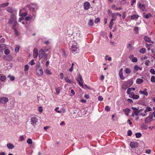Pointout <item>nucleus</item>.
Instances as JSON below:
<instances>
[{
    "mask_svg": "<svg viewBox=\"0 0 155 155\" xmlns=\"http://www.w3.org/2000/svg\"><path fill=\"white\" fill-rule=\"evenodd\" d=\"M155 118V111L153 113L150 112L149 116L145 119V123L146 124H147L151 122L153 120V117Z\"/></svg>",
    "mask_w": 155,
    "mask_h": 155,
    "instance_id": "nucleus-1",
    "label": "nucleus"
},
{
    "mask_svg": "<svg viewBox=\"0 0 155 155\" xmlns=\"http://www.w3.org/2000/svg\"><path fill=\"white\" fill-rule=\"evenodd\" d=\"M71 51L74 54H75L78 52V47L77 46V43L76 41H74L73 45L71 44Z\"/></svg>",
    "mask_w": 155,
    "mask_h": 155,
    "instance_id": "nucleus-2",
    "label": "nucleus"
},
{
    "mask_svg": "<svg viewBox=\"0 0 155 155\" xmlns=\"http://www.w3.org/2000/svg\"><path fill=\"white\" fill-rule=\"evenodd\" d=\"M132 109L133 110V112L132 113L131 116L134 117V115L137 116L138 115V114L140 113L141 111H142V110H138L136 107H132Z\"/></svg>",
    "mask_w": 155,
    "mask_h": 155,
    "instance_id": "nucleus-3",
    "label": "nucleus"
},
{
    "mask_svg": "<svg viewBox=\"0 0 155 155\" xmlns=\"http://www.w3.org/2000/svg\"><path fill=\"white\" fill-rule=\"evenodd\" d=\"M78 78L76 79L77 82H78L79 85L81 87H83V80L82 78L81 75L79 74L78 75Z\"/></svg>",
    "mask_w": 155,
    "mask_h": 155,
    "instance_id": "nucleus-4",
    "label": "nucleus"
},
{
    "mask_svg": "<svg viewBox=\"0 0 155 155\" xmlns=\"http://www.w3.org/2000/svg\"><path fill=\"white\" fill-rule=\"evenodd\" d=\"M16 21V17L15 15H11V18L8 23L9 24H11Z\"/></svg>",
    "mask_w": 155,
    "mask_h": 155,
    "instance_id": "nucleus-5",
    "label": "nucleus"
},
{
    "mask_svg": "<svg viewBox=\"0 0 155 155\" xmlns=\"http://www.w3.org/2000/svg\"><path fill=\"white\" fill-rule=\"evenodd\" d=\"M138 146V143L136 141L132 142L130 143V146L132 148H136Z\"/></svg>",
    "mask_w": 155,
    "mask_h": 155,
    "instance_id": "nucleus-6",
    "label": "nucleus"
},
{
    "mask_svg": "<svg viewBox=\"0 0 155 155\" xmlns=\"http://www.w3.org/2000/svg\"><path fill=\"white\" fill-rule=\"evenodd\" d=\"M8 101V98L6 97H2L0 98V102L3 104H5Z\"/></svg>",
    "mask_w": 155,
    "mask_h": 155,
    "instance_id": "nucleus-7",
    "label": "nucleus"
},
{
    "mask_svg": "<svg viewBox=\"0 0 155 155\" xmlns=\"http://www.w3.org/2000/svg\"><path fill=\"white\" fill-rule=\"evenodd\" d=\"M45 54V51L42 49H41L39 51V58L40 59L42 58Z\"/></svg>",
    "mask_w": 155,
    "mask_h": 155,
    "instance_id": "nucleus-8",
    "label": "nucleus"
},
{
    "mask_svg": "<svg viewBox=\"0 0 155 155\" xmlns=\"http://www.w3.org/2000/svg\"><path fill=\"white\" fill-rule=\"evenodd\" d=\"M36 71L37 74L40 76L42 75L43 74L42 68H36Z\"/></svg>",
    "mask_w": 155,
    "mask_h": 155,
    "instance_id": "nucleus-9",
    "label": "nucleus"
},
{
    "mask_svg": "<svg viewBox=\"0 0 155 155\" xmlns=\"http://www.w3.org/2000/svg\"><path fill=\"white\" fill-rule=\"evenodd\" d=\"M38 119L37 118L35 117H32L31 119V124L32 125H33L37 123L38 121Z\"/></svg>",
    "mask_w": 155,
    "mask_h": 155,
    "instance_id": "nucleus-10",
    "label": "nucleus"
},
{
    "mask_svg": "<svg viewBox=\"0 0 155 155\" xmlns=\"http://www.w3.org/2000/svg\"><path fill=\"white\" fill-rule=\"evenodd\" d=\"M147 91V89L146 88H144L143 89V91L140 90L139 91V93L141 94H142L146 96H147L148 95V93Z\"/></svg>",
    "mask_w": 155,
    "mask_h": 155,
    "instance_id": "nucleus-11",
    "label": "nucleus"
},
{
    "mask_svg": "<svg viewBox=\"0 0 155 155\" xmlns=\"http://www.w3.org/2000/svg\"><path fill=\"white\" fill-rule=\"evenodd\" d=\"M84 9L85 10H88L90 7V3L88 2H86L84 3Z\"/></svg>",
    "mask_w": 155,
    "mask_h": 155,
    "instance_id": "nucleus-12",
    "label": "nucleus"
},
{
    "mask_svg": "<svg viewBox=\"0 0 155 155\" xmlns=\"http://www.w3.org/2000/svg\"><path fill=\"white\" fill-rule=\"evenodd\" d=\"M38 55V50L37 48H35L33 50V56L34 58H37Z\"/></svg>",
    "mask_w": 155,
    "mask_h": 155,
    "instance_id": "nucleus-13",
    "label": "nucleus"
},
{
    "mask_svg": "<svg viewBox=\"0 0 155 155\" xmlns=\"http://www.w3.org/2000/svg\"><path fill=\"white\" fill-rule=\"evenodd\" d=\"M3 58L6 60L10 61L12 60V57L11 55H9L6 56L4 57Z\"/></svg>",
    "mask_w": 155,
    "mask_h": 155,
    "instance_id": "nucleus-14",
    "label": "nucleus"
},
{
    "mask_svg": "<svg viewBox=\"0 0 155 155\" xmlns=\"http://www.w3.org/2000/svg\"><path fill=\"white\" fill-rule=\"evenodd\" d=\"M129 58L133 62H136L137 61V58L136 57H134L133 55L130 56Z\"/></svg>",
    "mask_w": 155,
    "mask_h": 155,
    "instance_id": "nucleus-15",
    "label": "nucleus"
},
{
    "mask_svg": "<svg viewBox=\"0 0 155 155\" xmlns=\"http://www.w3.org/2000/svg\"><path fill=\"white\" fill-rule=\"evenodd\" d=\"M143 39L145 40V41L148 43L151 42L152 43H153V41H151V40L150 38L147 37L146 36H144L143 38Z\"/></svg>",
    "mask_w": 155,
    "mask_h": 155,
    "instance_id": "nucleus-16",
    "label": "nucleus"
},
{
    "mask_svg": "<svg viewBox=\"0 0 155 155\" xmlns=\"http://www.w3.org/2000/svg\"><path fill=\"white\" fill-rule=\"evenodd\" d=\"M123 111L124 112L125 114L127 116L129 115V113L130 111V109L128 108H127L123 110Z\"/></svg>",
    "mask_w": 155,
    "mask_h": 155,
    "instance_id": "nucleus-17",
    "label": "nucleus"
},
{
    "mask_svg": "<svg viewBox=\"0 0 155 155\" xmlns=\"http://www.w3.org/2000/svg\"><path fill=\"white\" fill-rule=\"evenodd\" d=\"M119 75L120 78L121 80H124V77L123 75V68H121L119 72Z\"/></svg>",
    "mask_w": 155,
    "mask_h": 155,
    "instance_id": "nucleus-18",
    "label": "nucleus"
},
{
    "mask_svg": "<svg viewBox=\"0 0 155 155\" xmlns=\"http://www.w3.org/2000/svg\"><path fill=\"white\" fill-rule=\"evenodd\" d=\"M6 45L5 44L0 45V51H2L3 50L6 48Z\"/></svg>",
    "mask_w": 155,
    "mask_h": 155,
    "instance_id": "nucleus-19",
    "label": "nucleus"
},
{
    "mask_svg": "<svg viewBox=\"0 0 155 155\" xmlns=\"http://www.w3.org/2000/svg\"><path fill=\"white\" fill-rule=\"evenodd\" d=\"M139 6L140 9H141L143 11H145V6L144 4H139Z\"/></svg>",
    "mask_w": 155,
    "mask_h": 155,
    "instance_id": "nucleus-20",
    "label": "nucleus"
},
{
    "mask_svg": "<svg viewBox=\"0 0 155 155\" xmlns=\"http://www.w3.org/2000/svg\"><path fill=\"white\" fill-rule=\"evenodd\" d=\"M112 8L116 10H120L122 9V8L121 7H119V8H117V6H116L115 5H112Z\"/></svg>",
    "mask_w": 155,
    "mask_h": 155,
    "instance_id": "nucleus-21",
    "label": "nucleus"
},
{
    "mask_svg": "<svg viewBox=\"0 0 155 155\" xmlns=\"http://www.w3.org/2000/svg\"><path fill=\"white\" fill-rule=\"evenodd\" d=\"M64 80L65 81L69 84L71 83H72V81L70 79H69L68 77H65L64 78Z\"/></svg>",
    "mask_w": 155,
    "mask_h": 155,
    "instance_id": "nucleus-22",
    "label": "nucleus"
},
{
    "mask_svg": "<svg viewBox=\"0 0 155 155\" xmlns=\"http://www.w3.org/2000/svg\"><path fill=\"white\" fill-rule=\"evenodd\" d=\"M7 147L9 149H12L14 148V146L12 144L9 143L7 144Z\"/></svg>",
    "mask_w": 155,
    "mask_h": 155,
    "instance_id": "nucleus-23",
    "label": "nucleus"
},
{
    "mask_svg": "<svg viewBox=\"0 0 155 155\" xmlns=\"http://www.w3.org/2000/svg\"><path fill=\"white\" fill-rule=\"evenodd\" d=\"M143 82V80L141 78H137L136 80V82L138 84H141Z\"/></svg>",
    "mask_w": 155,
    "mask_h": 155,
    "instance_id": "nucleus-24",
    "label": "nucleus"
},
{
    "mask_svg": "<svg viewBox=\"0 0 155 155\" xmlns=\"http://www.w3.org/2000/svg\"><path fill=\"white\" fill-rule=\"evenodd\" d=\"M152 110V108L150 107H146V109H145L144 110V112L145 113H146L147 112L151 111Z\"/></svg>",
    "mask_w": 155,
    "mask_h": 155,
    "instance_id": "nucleus-25",
    "label": "nucleus"
},
{
    "mask_svg": "<svg viewBox=\"0 0 155 155\" xmlns=\"http://www.w3.org/2000/svg\"><path fill=\"white\" fill-rule=\"evenodd\" d=\"M9 5V3L6 2L1 4L0 5V7H4L7 6Z\"/></svg>",
    "mask_w": 155,
    "mask_h": 155,
    "instance_id": "nucleus-26",
    "label": "nucleus"
},
{
    "mask_svg": "<svg viewBox=\"0 0 155 155\" xmlns=\"http://www.w3.org/2000/svg\"><path fill=\"white\" fill-rule=\"evenodd\" d=\"M131 98H132L133 99L137 100L139 98V95L135 94Z\"/></svg>",
    "mask_w": 155,
    "mask_h": 155,
    "instance_id": "nucleus-27",
    "label": "nucleus"
},
{
    "mask_svg": "<svg viewBox=\"0 0 155 155\" xmlns=\"http://www.w3.org/2000/svg\"><path fill=\"white\" fill-rule=\"evenodd\" d=\"M151 15V14L150 13H148L145 15H144L143 17L145 18L148 19L150 17Z\"/></svg>",
    "mask_w": 155,
    "mask_h": 155,
    "instance_id": "nucleus-28",
    "label": "nucleus"
},
{
    "mask_svg": "<svg viewBox=\"0 0 155 155\" xmlns=\"http://www.w3.org/2000/svg\"><path fill=\"white\" fill-rule=\"evenodd\" d=\"M139 17V16L137 15H134L131 16V19L133 20L135 18L137 19Z\"/></svg>",
    "mask_w": 155,
    "mask_h": 155,
    "instance_id": "nucleus-29",
    "label": "nucleus"
},
{
    "mask_svg": "<svg viewBox=\"0 0 155 155\" xmlns=\"http://www.w3.org/2000/svg\"><path fill=\"white\" fill-rule=\"evenodd\" d=\"M28 14V13L26 12H24L23 13H19V15L21 17L26 16Z\"/></svg>",
    "mask_w": 155,
    "mask_h": 155,
    "instance_id": "nucleus-30",
    "label": "nucleus"
},
{
    "mask_svg": "<svg viewBox=\"0 0 155 155\" xmlns=\"http://www.w3.org/2000/svg\"><path fill=\"white\" fill-rule=\"evenodd\" d=\"M94 21H93L91 19L89 20V21L88 23V25L89 26H91L93 25Z\"/></svg>",
    "mask_w": 155,
    "mask_h": 155,
    "instance_id": "nucleus-31",
    "label": "nucleus"
},
{
    "mask_svg": "<svg viewBox=\"0 0 155 155\" xmlns=\"http://www.w3.org/2000/svg\"><path fill=\"white\" fill-rule=\"evenodd\" d=\"M6 77L5 76L2 75L0 77V80L2 81H4L6 79Z\"/></svg>",
    "mask_w": 155,
    "mask_h": 155,
    "instance_id": "nucleus-32",
    "label": "nucleus"
},
{
    "mask_svg": "<svg viewBox=\"0 0 155 155\" xmlns=\"http://www.w3.org/2000/svg\"><path fill=\"white\" fill-rule=\"evenodd\" d=\"M32 17L31 15H28L27 17H26L25 20L26 21H28L32 19Z\"/></svg>",
    "mask_w": 155,
    "mask_h": 155,
    "instance_id": "nucleus-33",
    "label": "nucleus"
},
{
    "mask_svg": "<svg viewBox=\"0 0 155 155\" xmlns=\"http://www.w3.org/2000/svg\"><path fill=\"white\" fill-rule=\"evenodd\" d=\"M145 51L146 50L145 48H142L140 50L139 52L140 53H141L144 54L145 53Z\"/></svg>",
    "mask_w": 155,
    "mask_h": 155,
    "instance_id": "nucleus-34",
    "label": "nucleus"
},
{
    "mask_svg": "<svg viewBox=\"0 0 155 155\" xmlns=\"http://www.w3.org/2000/svg\"><path fill=\"white\" fill-rule=\"evenodd\" d=\"M141 134L140 133H137L135 134L136 137L137 138L140 137L141 136Z\"/></svg>",
    "mask_w": 155,
    "mask_h": 155,
    "instance_id": "nucleus-35",
    "label": "nucleus"
},
{
    "mask_svg": "<svg viewBox=\"0 0 155 155\" xmlns=\"http://www.w3.org/2000/svg\"><path fill=\"white\" fill-rule=\"evenodd\" d=\"M17 23V21H15L12 23V28L13 29H14L16 26Z\"/></svg>",
    "mask_w": 155,
    "mask_h": 155,
    "instance_id": "nucleus-36",
    "label": "nucleus"
},
{
    "mask_svg": "<svg viewBox=\"0 0 155 155\" xmlns=\"http://www.w3.org/2000/svg\"><path fill=\"white\" fill-rule=\"evenodd\" d=\"M19 48H20V46L18 45L15 48V52H16V53H18V51H19Z\"/></svg>",
    "mask_w": 155,
    "mask_h": 155,
    "instance_id": "nucleus-37",
    "label": "nucleus"
},
{
    "mask_svg": "<svg viewBox=\"0 0 155 155\" xmlns=\"http://www.w3.org/2000/svg\"><path fill=\"white\" fill-rule=\"evenodd\" d=\"M105 59L106 60L111 61V57H109L108 55H107L105 57Z\"/></svg>",
    "mask_w": 155,
    "mask_h": 155,
    "instance_id": "nucleus-38",
    "label": "nucleus"
},
{
    "mask_svg": "<svg viewBox=\"0 0 155 155\" xmlns=\"http://www.w3.org/2000/svg\"><path fill=\"white\" fill-rule=\"evenodd\" d=\"M27 142L29 144H31L32 143V141L31 138H28L27 140Z\"/></svg>",
    "mask_w": 155,
    "mask_h": 155,
    "instance_id": "nucleus-39",
    "label": "nucleus"
},
{
    "mask_svg": "<svg viewBox=\"0 0 155 155\" xmlns=\"http://www.w3.org/2000/svg\"><path fill=\"white\" fill-rule=\"evenodd\" d=\"M7 10L8 12L10 13H12L13 11L12 8L9 7H8L7 8Z\"/></svg>",
    "mask_w": 155,
    "mask_h": 155,
    "instance_id": "nucleus-40",
    "label": "nucleus"
},
{
    "mask_svg": "<svg viewBox=\"0 0 155 155\" xmlns=\"http://www.w3.org/2000/svg\"><path fill=\"white\" fill-rule=\"evenodd\" d=\"M5 53L6 54H8L10 53V51L8 49H6L5 50Z\"/></svg>",
    "mask_w": 155,
    "mask_h": 155,
    "instance_id": "nucleus-41",
    "label": "nucleus"
},
{
    "mask_svg": "<svg viewBox=\"0 0 155 155\" xmlns=\"http://www.w3.org/2000/svg\"><path fill=\"white\" fill-rule=\"evenodd\" d=\"M151 45H152L151 44H146V47L148 51H149L150 49V46Z\"/></svg>",
    "mask_w": 155,
    "mask_h": 155,
    "instance_id": "nucleus-42",
    "label": "nucleus"
},
{
    "mask_svg": "<svg viewBox=\"0 0 155 155\" xmlns=\"http://www.w3.org/2000/svg\"><path fill=\"white\" fill-rule=\"evenodd\" d=\"M151 81L153 83L155 82V77L152 76L151 78Z\"/></svg>",
    "mask_w": 155,
    "mask_h": 155,
    "instance_id": "nucleus-43",
    "label": "nucleus"
},
{
    "mask_svg": "<svg viewBox=\"0 0 155 155\" xmlns=\"http://www.w3.org/2000/svg\"><path fill=\"white\" fill-rule=\"evenodd\" d=\"M45 72L46 73L48 74H51V72L49 70L47 69L46 70Z\"/></svg>",
    "mask_w": 155,
    "mask_h": 155,
    "instance_id": "nucleus-44",
    "label": "nucleus"
},
{
    "mask_svg": "<svg viewBox=\"0 0 155 155\" xmlns=\"http://www.w3.org/2000/svg\"><path fill=\"white\" fill-rule=\"evenodd\" d=\"M125 72L126 73L129 74L131 72V71L129 68H126L125 70Z\"/></svg>",
    "mask_w": 155,
    "mask_h": 155,
    "instance_id": "nucleus-45",
    "label": "nucleus"
},
{
    "mask_svg": "<svg viewBox=\"0 0 155 155\" xmlns=\"http://www.w3.org/2000/svg\"><path fill=\"white\" fill-rule=\"evenodd\" d=\"M56 92L58 94L60 92V89L59 88H55Z\"/></svg>",
    "mask_w": 155,
    "mask_h": 155,
    "instance_id": "nucleus-46",
    "label": "nucleus"
},
{
    "mask_svg": "<svg viewBox=\"0 0 155 155\" xmlns=\"http://www.w3.org/2000/svg\"><path fill=\"white\" fill-rule=\"evenodd\" d=\"M131 88H128L127 90V94H130V93H131Z\"/></svg>",
    "mask_w": 155,
    "mask_h": 155,
    "instance_id": "nucleus-47",
    "label": "nucleus"
},
{
    "mask_svg": "<svg viewBox=\"0 0 155 155\" xmlns=\"http://www.w3.org/2000/svg\"><path fill=\"white\" fill-rule=\"evenodd\" d=\"M105 110L107 111H108L110 110V107L109 106H107L105 108Z\"/></svg>",
    "mask_w": 155,
    "mask_h": 155,
    "instance_id": "nucleus-48",
    "label": "nucleus"
},
{
    "mask_svg": "<svg viewBox=\"0 0 155 155\" xmlns=\"http://www.w3.org/2000/svg\"><path fill=\"white\" fill-rule=\"evenodd\" d=\"M117 15L116 13H113L111 15V17L112 18H116L117 17Z\"/></svg>",
    "mask_w": 155,
    "mask_h": 155,
    "instance_id": "nucleus-49",
    "label": "nucleus"
},
{
    "mask_svg": "<svg viewBox=\"0 0 155 155\" xmlns=\"http://www.w3.org/2000/svg\"><path fill=\"white\" fill-rule=\"evenodd\" d=\"M142 128L143 129H144L145 130L147 129V127L145 125V124H143L142 126Z\"/></svg>",
    "mask_w": 155,
    "mask_h": 155,
    "instance_id": "nucleus-50",
    "label": "nucleus"
},
{
    "mask_svg": "<svg viewBox=\"0 0 155 155\" xmlns=\"http://www.w3.org/2000/svg\"><path fill=\"white\" fill-rule=\"evenodd\" d=\"M132 134V132L130 130H129L127 132V135L131 136Z\"/></svg>",
    "mask_w": 155,
    "mask_h": 155,
    "instance_id": "nucleus-51",
    "label": "nucleus"
},
{
    "mask_svg": "<svg viewBox=\"0 0 155 155\" xmlns=\"http://www.w3.org/2000/svg\"><path fill=\"white\" fill-rule=\"evenodd\" d=\"M134 31L136 32L137 33H138V28L137 27H134Z\"/></svg>",
    "mask_w": 155,
    "mask_h": 155,
    "instance_id": "nucleus-52",
    "label": "nucleus"
},
{
    "mask_svg": "<svg viewBox=\"0 0 155 155\" xmlns=\"http://www.w3.org/2000/svg\"><path fill=\"white\" fill-rule=\"evenodd\" d=\"M150 72L153 74H155V71L153 69L151 68L150 71Z\"/></svg>",
    "mask_w": 155,
    "mask_h": 155,
    "instance_id": "nucleus-53",
    "label": "nucleus"
},
{
    "mask_svg": "<svg viewBox=\"0 0 155 155\" xmlns=\"http://www.w3.org/2000/svg\"><path fill=\"white\" fill-rule=\"evenodd\" d=\"M29 64L31 65H33L35 64V63L34 62V60L33 59L31 61H30L29 63Z\"/></svg>",
    "mask_w": 155,
    "mask_h": 155,
    "instance_id": "nucleus-54",
    "label": "nucleus"
},
{
    "mask_svg": "<svg viewBox=\"0 0 155 155\" xmlns=\"http://www.w3.org/2000/svg\"><path fill=\"white\" fill-rule=\"evenodd\" d=\"M100 21V20L99 18H96L94 22L95 23H97L98 22H99Z\"/></svg>",
    "mask_w": 155,
    "mask_h": 155,
    "instance_id": "nucleus-55",
    "label": "nucleus"
},
{
    "mask_svg": "<svg viewBox=\"0 0 155 155\" xmlns=\"http://www.w3.org/2000/svg\"><path fill=\"white\" fill-rule=\"evenodd\" d=\"M10 78V80L12 81H13L15 80V78L14 76H9Z\"/></svg>",
    "mask_w": 155,
    "mask_h": 155,
    "instance_id": "nucleus-56",
    "label": "nucleus"
},
{
    "mask_svg": "<svg viewBox=\"0 0 155 155\" xmlns=\"http://www.w3.org/2000/svg\"><path fill=\"white\" fill-rule=\"evenodd\" d=\"M98 100L99 101H101L103 100V98L101 96H99L98 98Z\"/></svg>",
    "mask_w": 155,
    "mask_h": 155,
    "instance_id": "nucleus-57",
    "label": "nucleus"
},
{
    "mask_svg": "<svg viewBox=\"0 0 155 155\" xmlns=\"http://www.w3.org/2000/svg\"><path fill=\"white\" fill-rule=\"evenodd\" d=\"M129 97H130L131 98L133 97L134 95H135L134 93L133 92H131L130 94H129Z\"/></svg>",
    "mask_w": 155,
    "mask_h": 155,
    "instance_id": "nucleus-58",
    "label": "nucleus"
},
{
    "mask_svg": "<svg viewBox=\"0 0 155 155\" xmlns=\"http://www.w3.org/2000/svg\"><path fill=\"white\" fill-rule=\"evenodd\" d=\"M14 29V31L15 33V34L17 35H18V32L17 30V29H16V28H14L13 29Z\"/></svg>",
    "mask_w": 155,
    "mask_h": 155,
    "instance_id": "nucleus-59",
    "label": "nucleus"
},
{
    "mask_svg": "<svg viewBox=\"0 0 155 155\" xmlns=\"http://www.w3.org/2000/svg\"><path fill=\"white\" fill-rule=\"evenodd\" d=\"M127 101L130 103H132L133 102L132 100L130 99H127Z\"/></svg>",
    "mask_w": 155,
    "mask_h": 155,
    "instance_id": "nucleus-60",
    "label": "nucleus"
},
{
    "mask_svg": "<svg viewBox=\"0 0 155 155\" xmlns=\"http://www.w3.org/2000/svg\"><path fill=\"white\" fill-rule=\"evenodd\" d=\"M60 76H61V80H62L64 78V74L63 73H61L60 74Z\"/></svg>",
    "mask_w": 155,
    "mask_h": 155,
    "instance_id": "nucleus-61",
    "label": "nucleus"
},
{
    "mask_svg": "<svg viewBox=\"0 0 155 155\" xmlns=\"http://www.w3.org/2000/svg\"><path fill=\"white\" fill-rule=\"evenodd\" d=\"M132 47V45L130 44H128L127 45V48H131Z\"/></svg>",
    "mask_w": 155,
    "mask_h": 155,
    "instance_id": "nucleus-62",
    "label": "nucleus"
},
{
    "mask_svg": "<svg viewBox=\"0 0 155 155\" xmlns=\"http://www.w3.org/2000/svg\"><path fill=\"white\" fill-rule=\"evenodd\" d=\"M19 139L21 141H22L24 139L23 136H21L19 137Z\"/></svg>",
    "mask_w": 155,
    "mask_h": 155,
    "instance_id": "nucleus-63",
    "label": "nucleus"
},
{
    "mask_svg": "<svg viewBox=\"0 0 155 155\" xmlns=\"http://www.w3.org/2000/svg\"><path fill=\"white\" fill-rule=\"evenodd\" d=\"M5 41V39L4 38H2L0 40V42L4 43Z\"/></svg>",
    "mask_w": 155,
    "mask_h": 155,
    "instance_id": "nucleus-64",
    "label": "nucleus"
}]
</instances>
